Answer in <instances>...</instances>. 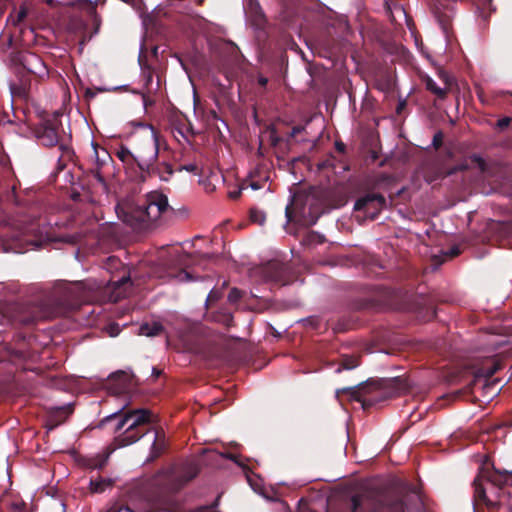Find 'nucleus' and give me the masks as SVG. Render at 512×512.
Instances as JSON below:
<instances>
[{
  "mask_svg": "<svg viewBox=\"0 0 512 512\" xmlns=\"http://www.w3.org/2000/svg\"><path fill=\"white\" fill-rule=\"evenodd\" d=\"M162 331V326L159 323L143 324L139 328V334L144 336H156Z\"/></svg>",
  "mask_w": 512,
  "mask_h": 512,
  "instance_id": "obj_11",
  "label": "nucleus"
},
{
  "mask_svg": "<svg viewBox=\"0 0 512 512\" xmlns=\"http://www.w3.org/2000/svg\"><path fill=\"white\" fill-rule=\"evenodd\" d=\"M164 168H165V170H166L168 175H171L173 173V169H172L171 165L165 163L164 164Z\"/></svg>",
  "mask_w": 512,
  "mask_h": 512,
  "instance_id": "obj_23",
  "label": "nucleus"
},
{
  "mask_svg": "<svg viewBox=\"0 0 512 512\" xmlns=\"http://www.w3.org/2000/svg\"><path fill=\"white\" fill-rule=\"evenodd\" d=\"M37 137L45 146H54L58 142L57 126L54 123H44L37 131Z\"/></svg>",
  "mask_w": 512,
  "mask_h": 512,
  "instance_id": "obj_8",
  "label": "nucleus"
},
{
  "mask_svg": "<svg viewBox=\"0 0 512 512\" xmlns=\"http://www.w3.org/2000/svg\"><path fill=\"white\" fill-rule=\"evenodd\" d=\"M176 488H177V487H171V488H169L168 490H169V491H172V490H175Z\"/></svg>",
  "mask_w": 512,
  "mask_h": 512,
  "instance_id": "obj_28",
  "label": "nucleus"
},
{
  "mask_svg": "<svg viewBox=\"0 0 512 512\" xmlns=\"http://www.w3.org/2000/svg\"><path fill=\"white\" fill-rule=\"evenodd\" d=\"M168 253L169 260L163 264V267L155 271L156 277L177 282H186L198 278V276H193L189 269L200 261L199 256L188 255L179 246L171 248Z\"/></svg>",
  "mask_w": 512,
  "mask_h": 512,
  "instance_id": "obj_3",
  "label": "nucleus"
},
{
  "mask_svg": "<svg viewBox=\"0 0 512 512\" xmlns=\"http://www.w3.org/2000/svg\"><path fill=\"white\" fill-rule=\"evenodd\" d=\"M168 208L167 196L153 191L147 194L146 201L142 206L127 199L119 202L115 209L122 222L134 228H146L156 223L168 211Z\"/></svg>",
  "mask_w": 512,
  "mask_h": 512,
  "instance_id": "obj_1",
  "label": "nucleus"
},
{
  "mask_svg": "<svg viewBox=\"0 0 512 512\" xmlns=\"http://www.w3.org/2000/svg\"><path fill=\"white\" fill-rule=\"evenodd\" d=\"M20 32L22 34L21 42H22L23 46H30L31 44L34 43L35 39H34L33 29H30V28H27L25 30L20 29Z\"/></svg>",
  "mask_w": 512,
  "mask_h": 512,
  "instance_id": "obj_13",
  "label": "nucleus"
},
{
  "mask_svg": "<svg viewBox=\"0 0 512 512\" xmlns=\"http://www.w3.org/2000/svg\"><path fill=\"white\" fill-rule=\"evenodd\" d=\"M107 486H110V481L92 480L90 482V489L92 492H95V493L103 492Z\"/></svg>",
  "mask_w": 512,
  "mask_h": 512,
  "instance_id": "obj_14",
  "label": "nucleus"
},
{
  "mask_svg": "<svg viewBox=\"0 0 512 512\" xmlns=\"http://www.w3.org/2000/svg\"><path fill=\"white\" fill-rule=\"evenodd\" d=\"M157 417L148 409L129 410L120 418L116 430L125 429L116 438L118 446H128L139 440L146 432L145 425L156 422Z\"/></svg>",
  "mask_w": 512,
  "mask_h": 512,
  "instance_id": "obj_2",
  "label": "nucleus"
},
{
  "mask_svg": "<svg viewBox=\"0 0 512 512\" xmlns=\"http://www.w3.org/2000/svg\"><path fill=\"white\" fill-rule=\"evenodd\" d=\"M358 365L357 360H354L353 363H347L346 361L343 363L345 369H351Z\"/></svg>",
  "mask_w": 512,
  "mask_h": 512,
  "instance_id": "obj_20",
  "label": "nucleus"
},
{
  "mask_svg": "<svg viewBox=\"0 0 512 512\" xmlns=\"http://www.w3.org/2000/svg\"><path fill=\"white\" fill-rule=\"evenodd\" d=\"M475 493L477 495L478 498L482 499L485 501V492L484 490L482 489V487L478 484L477 481H475Z\"/></svg>",
  "mask_w": 512,
  "mask_h": 512,
  "instance_id": "obj_18",
  "label": "nucleus"
},
{
  "mask_svg": "<svg viewBox=\"0 0 512 512\" xmlns=\"http://www.w3.org/2000/svg\"><path fill=\"white\" fill-rule=\"evenodd\" d=\"M250 219L252 222L262 225L265 222L266 216L262 211L258 209H251Z\"/></svg>",
  "mask_w": 512,
  "mask_h": 512,
  "instance_id": "obj_15",
  "label": "nucleus"
},
{
  "mask_svg": "<svg viewBox=\"0 0 512 512\" xmlns=\"http://www.w3.org/2000/svg\"><path fill=\"white\" fill-rule=\"evenodd\" d=\"M434 141H439V138H437V136H435Z\"/></svg>",
  "mask_w": 512,
  "mask_h": 512,
  "instance_id": "obj_29",
  "label": "nucleus"
},
{
  "mask_svg": "<svg viewBox=\"0 0 512 512\" xmlns=\"http://www.w3.org/2000/svg\"><path fill=\"white\" fill-rule=\"evenodd\" d=\"M109 267L117 269L118 274L112 275L108 283L102 287L101 301L117 302L127 296L130 287V275L121 261L115 257H109L107 261Z\"/></svg>",
  "mask_w": 512,
  "mask_h": 512,
  "instance_id": "obj_5",
  "label": "nucleus"
},
{
  "mask_svg": "<svg viewBox=\"0 0 512 512\" xmlns=\"http://www.w3.org/2000/svg\"><path fill=\"white\" fill-rule=\"evenodd\" d=\"M434 141H439V138H437V136H435Z\"/></svg>",
  "mask_w": 512,
  "mask_h": 512,
  "instance_id": "obj_30",
  "label": "nucleus"
},
{
  "mask_svg": "<svg viewBox=\"0 0 512 512\" xmlns=\"http://www.w3.org/2000/svg\"><path fill=\"white\" fill-rule=\"evenodd\" d=\"M186 169L189 170V171H193L195 169V167L194 166H189V167H186Z\"/></svg>",
  "mask_w": 512,
  "mask_h": 512,
  "instance_id": "obj_25",
  "label": "nucleus"
},
{
  "mask_svg": "<svg viewBox=\"0 0 512 512\" xmlns=\"http://www.w3.org/2000/svg\"><path fill=\"white\" fill-rule=\"evenodd\" d=\"M385 203V198L382 195L371 194L358 199L354 205V209L356 211L364 210L370 219H374L384 207Z\"/></svg>",
  "mask_w": 512,
  "mask_h": 512,
  "instance_id": "obj_7",
  "label": "nucleus"
},
{
  "mask_svg": "<svg viewBox=\"0 0 512 512\" xmlns=\"http://www.w3.org/2000/svg\"><path fill=\"white\" fill-rule=\"evenodd\" d=\"M31 57L36 61L37 66H29L28 70L34 74L41 75L42 72L45 70L43 63L36 57H34V56H31Z\"/></svg>",
  "mask_w": 512,
  "mask_h": 512,
  "instance_id": "obj_16",
  "label": "nucleus"
},
{
  "mask_svg": "<svg viewBox=\"0 0 512 512\" xmlns=\"http://www.w3.org/2000/svg\"><path fill=\"white\" fill-rule=\"evenodd\" d=\"M242 297L241 291L233 288L228 294V301L231 303L237 302Z\"/></svg>",
  "mask_w": 512,
  "mask_h": 512,
  "instance_id": "obj_17",
  "label": "nucleus"
},
{
  "mask_svg": "<svg viewBox=\"0 0 512 512\" xmlns=\"http://www.w3.org/2000/svg\"><path fill=\"white\" fill-rule=\"evenodd\" d=\"M251 187H252L253 189H258V186H257V185H255V184H251Z\"/></svg>",
  "mask_w": 512,
  "mask_h": 512,
  "instance_id": "obj_27",
  "label": "nucleus"
},
{
  "mask_svg": "<svg viewBox=\"0 0 512 512\" xmlns=\"http://www.w3.org/2000/svg\"><path fill=\"white\" fill-rule=\"evenodd\" d=\"M266 81H267L266 79H261L260 83L264 85L266 83Z\"/></svg>",
  "mask_w": 512,
  "mask_h": 512,
  "instance_id": "obj_26",
  "label": "nucleus"
},
{
  "mask_svg": "<svg viewBox=\"0 0 512 512\" xmlns=\"http://www.w3.org/2000/svg\"><path fill=\"white\" fill-rule=\"evenodd\" d=\"M500 369V363L495 358H489L483 363V367L476 372V377L490 378Z\"/></svg>",
  "mask_w": 512,
  "mask_h": 512,
  "instance_id": "obj_9",
  "label": "nucleus"
},
{
  "mask_svg": "<svg viewBox=\"0 0 512 512\" xmlns=\"http://www.w3.org/2000/svg\"><path fill=\"white\" fill-rule=\"evenodd\" d=\"M136 146L134 157L139 165L147 167L156 161L159 153V136L152 125L140 124L139 129L134 132Z\"/></svg>",
  "mask_w": 512,
  "mask_h": 512,
  "instance_id": "obj_4",
  "label": "nucleus"
},
{
  "mask_svg": "<svg viewBox=\"0 0 512 512\" xmlns=\"http://www.w3.org/2000/svg\"><path fill=\"white\" fill-rule=\"evenodd\" d=\"M425 84H426V88L431 91L432 93H434L435 95H437L438 97L440 98H444L446 93H447V81L445 80V87L444 88H440L436 85L435 81L432 80L431 78H427L426 81H425Z\"/></svg>",
  "mask_w": 512,
  "mask_h": 512,
  "instance_id": "obj_12",
  "label": "nucleus"
},
{
  "mask_svg": "<svg viewBox=\"0 0 512 512\" xmlns=\"http://www.w3.org/2000/svg\"><path fill=\"white\" fill-rule=\"evenodd\" d=\"M509 122H510L509 118H504V119L499 120L498 125L500 127H505V126H508Z\"/></svg>",
  "mask_w": 512,
  "mask_h": 512,
  "instance_id": "obj_21",
  "label": "nucleus"
},
{
  "mask_svg": "<svg viewBox=\"0 0 512 512\" xmlns=\"http://www.w3.org/2000/svg\"><path fill=\"white\" fill-rule=\"evenodd\" d=\"M241 192H242V188H239L237 190H233V191H229L228 192V196L231 198V199H237L240 197L241 195Z\"/></svg>",
  "mask_w": 512,
  "mask_h": 512,
  "instance_id": "obj_19",
  "label": "nucleus"
},
{
  "mask_svg": "<svg viewBox=\"0 0 512 512\" xmlns=\"http://www.w3.org/2000/svg\"><path fill=\"white\" fill-rule=\"evenodd\" d=\"M353 512H404V504L398 502L392 506H375L373 501L366 495H355L352 497Z\"/></svg>",
  "mask_w": 512,
  "mask_h": 512,
  "instance_id": "obj_6",
  "label": "nucleus"
},
{
  "mask_svg": "<svg viewBox=\"0 0 512 512\" xmlns=\"http://www.w3.org/2000/svg\"><path fill=\"white\" fill-rule=\"evenodd\" d=\"M27 14V7L25 5H21L18 10H15L10 14L8 22L12 23L14 26H18L23 22Z\"/></svg>",
  "mask_w": 512,
  "mask_h": 512,
  "instance_id": "obj_10",
  "label": "nucleus"
},
{
  "mask_svg": "<svg viewBox=\"0 0 512 512\" xmlns=\"http://www.w3.org/2000/svg\"><path fill=\"white\" fill-rule=\"evenodd\" d=\"M160 441V435L158 432H155V442H154V445L153 447L156 448L158 442Z\"/></svg>",
  "mask_w": 512,
  "mask_h": 512,
  "instance_id": "obj_24",
  "label": "nucleus"
},
{
  "mask_svg": "<svg viewBox=\"0 0 512 512\" xmlns=\"http://www.w3.org/2000/svg\"><path fill=\"white\" fill-rule=\"evenodd\" d=\"M302 130H303V128H302V127H294V128L292 129V133H291V135H292V136H295V135L299 134Z\"/></svg>",
  "mask_w": 512,
  "mask_h": 512,
  "instance_id": "obj_22",
  "label": "nucleus"
}]
</instances>
